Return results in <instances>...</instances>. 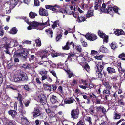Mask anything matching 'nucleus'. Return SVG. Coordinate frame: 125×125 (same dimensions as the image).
Masks as SVG:
<instances>
[{
    "instance_id": "55",
    "label": "nucleus",
    "mask_w": 125,
    "mask_h": 125,
    "mask_svg": "<svg viewBox=\"0 0 125 125\" xmlns=\"http://www.w3.org/2000/svg\"><path fill=\"white\" fill-rule=\"evenodd\" d=\"M5 48L6 49L5 50V52L7 54H10V52L9 51H8V48H9V46H5Z\"/></svg>"
},
{
    "instance_id": "45",
    "label": "nucleus",
    "mask_w": 125,
    "mask_h": 125,
    "mask_svg": "<svg viewBox=\"0 0 125 125\" xmlns=\"http://www.w3.org/2000/svg\"><path fill=\"white\" fill-rule=\"evenodd\" d=\"M103 57V56L101 55L99 56L96 55L94 57V58L96 59L101 60Z\"/></svg>"
},
{
    "instance_id": "24",
    "label": "nucleus",
    "mask_w": 125,
    "mask_h": 125,
    "mask_svg": "<svg viewBox=\"0 0 125 125\" xmlns=\"http://www.w3.org/2000/svg\"><path fill=\"white\" fill-rule=\"evenodd\" d=\"M35 42L36 45L38 47H40L41 46V40H40L39 38H38L37 39L35 40Z\"/></svg>"
},
{
    "instance_id": "56",
    "label": "nucleus",
    "mask_w": 125,
    "mask_h": 125,
    "mask_svg": "<svg viewBox=\"0 0 125 125\" xmlns=\"http://www.w3.org/2000/svg\"><path fill=\"white\" fill-rule=\"evenodd\" d=\"M97 52L95 50H92L91 51V55H93L96 54L97 53Z\"/></svg>"
},
{
    "instance_id": "13",
    "label": "nucleus",
    "mask_w": 125,
    "mask_h": 125,
    "mask_svg": "<svg viewBox=\"0 0 125 125\" xmlns=\"http://www.w3.org/2000/svg\"><path fill=\"white\" fill-rule=\"evenodd\" d=\"M42 76V77L41 78L42 81L45 79H47V81L49 82H51L52 81V79L48 75H44Z\"/></svg>"
},
{
    "instance_id": "23",
    "label": "nucleus",
    "mask_w": 125,
    "mask_h": 125,
    "mask_svg": "<svg viewBox=\"0 0 125 125\" xmlns=\"http://www.w3.org/2000/svg\"><path fill=\"white\" fill-rule=\"evenodd\" d=\"M100 51L103 52H109L108 50L106 48L102 46L100 48Z\"/></svg>"
},
{
    "instance_id": "54",
    "label": "nucleus",
    "mask_w": 125,
    "mask_h": 125,
    "mask_svg": "<svg viewBox=\"0 0 125 125\" xmlns=\"http://www.w3.org/2000/svg\"><path fill=\"white\" fill-rule=\"evenodd\" d=\"M34 5L36 6L39 5V3L38 0H34Z\"/></svg>"
},
{
    "instance_id": "62",
    "label": "nucleus",
    "mask_w": 125,
    "mask_h": 125,
    "mask_svg": "<svg viewBox=\"0 0 125 125\" xmlns=\"http://www.w3.org/2000/svg\"><path fill=\"white\" fill-rule=\"evenodd\" d=\"M58 90L60 93H62V89L61 86H59L58 88Z\"/></svg>"
},
{
    "instance_id": "39",
    "label": "nucleus",
    "mask_w": 125,
    "mask_h": 125,
    "mask_svg": "<svg viewBox=\"0 0 125 125\" xmlns=\"http://www.w3.org/2000/svg\"><path fill=\"white\" fill-rule=\"evenodd\" d=\"M118 57L121 58L122 60H125V54L123 53L119 56Z\"/></svg>"
},
{
    "instance_id": "32",
    "label": "nucleus",
    "mask_w": 125,
    "mask_h": 125,
    "mask_svg": "<svg viewBox=\"0 0 125 125\" xmlns=\"http://www.w3.org/2000/svg\"><path fill=\"white\" fill-rule=\"evenodd\" d=\"M10 102V106L12 107H14V109H16L17 108V103L16 102Z\"/></svg>"
},
{
    "instance_id": "1",
    "label": "nucleus",
    "mask_w": 125,
    "mask_h": 125,
    "mask_svg": "<svg viewBox=\"0 0 125 125\" xmlns=\"http://www.w3.org/2000/svg\"><path fill=\"white\" fill-rule=\"evenodd\" d=\"M29 25L31 26L33 28L35 29H37L42 30L43 28H41L40 24L35 21H33L31 22V23H29Z\"/></svg>"
},
{
    "instance_id": "53",
    "label": "nucleus",
    "mask_w": 125,
    "mask_h": 125,
    "mask_svg": "<svg viewBox=\"0 0 125 125\" xmlns=\"http://www.w3.org/2000/svg\"><path fill=\"white\" fill-rule=\"evenodd\" d=\"M115 119H119L120 118V115L119 114L115 113L114 116Z\"/></svg>"
},
{
    "instance_id": "14",
    "label": "nucleus",
    "mask_w": 125,
    "mask_h": 125,
    "mask_svg": "<svg viewBox=\"0 0 125 125\" xmlns=\"http://www.w3.org/2000/svg\"><path fill=\"white\" fill-rule=\"evenodd\" d=\"M22 123L23 125H28L29 122L27 120V118L25 117H23L21 119Z\"/></svg>"
},
{
    "instance_id": "58",
    "label": "nucleus",
    "mask_w": 125,
    "mask_h": 125,
    "mask_svg": "<svg viewBox=\"0 0 125 125\" xmlns=\"http://www.w3.org/2000/svg\"><path fill=\"white\" fill-rule=\"evenodd\" d=\"M11 42H13L14 44H16L17 43V41L16 39H14L11 40Z\"/></svg>"
},
{
    "instance_id": "31",
    "label": "nucleus",
    "mask_w": 125,
    "mask_h": 125,
    "mask_svg": "<svg viewBox=\"0 0 125 125\" xmlns=\"http://www.w3.org/2000/svg\"><path fill=\"white\" fill-rule=\"evenodd\" d=\"M111 89H108V88H106L103 91V93L104 94H110V90Z\"/></svg>"
},
{
    "instance_id": "38",
    "label": "nucleus",
    "mask_w": 125,
    "mask_h": 125,
    "mask_svg": "<svg viewBox=\"0 0 125 125\" xmlns=\"http://www.w3.org/2000/svg\"><path fill=\"white\" fill-rule=\"evenodd\" d=\"M103 84L106 86V88L111 89V86L110 85L108 82H105Z\"/></svg>"
},
{
    "instance_id": "44",
    "label": "nucleus",
    "mask_w": 125,
    "mask_h": 125,
    "mask_svg": "<svg viewBox=\"0 0 125 125\" xmlns=\"http://www.w3.org/2000/svg\"><path fill=\"white\" fill-rule=\"evenodd\" d=\"M59 22L58 20L56 21H55L53 22V24L52 25V27L53 29L56 27L57 26V24Z\"/></svg>"
},
{
    "instance_id": "12",
    "label": "nucleus",
    "mask_w": 125,
    "mask_h": 125,
    "mask_svg": "<svg viewBox=\"0 0 125 125\" xmlns=\"http://www.w3.org/2000/svg\"><path fill=\"white\" fill-rule=\"evenodd\" d=\"M18 71L13 76L14 81L17 82L21 81V78L20 75L18 74Z\"/></svg>"
},
{
    "instance_id": "37",
    "label": "nucleus",
    "mask_w": 125,
    "mask_h": 125,
    "mask_svg": "<svg viewBox=\"0 0 125 125\" xmlns=\"http://www.w3.org/2000/svg\"><path fill=\"white\" fill-rule=\"evenodd\" d=\"M37 15V14L34 13L33 12L31 11L29 13L30 17L31 18H34L35 17V16Z\"/></svg>"
},
{
    "instance_id": "18",
    "label": "nucleus",
    "mask_w": 125,
    "mask_h": 125,
    "mask_svg": "<svg viewBox=\"0 0 125 125\" xmlns=\"http://www.w3.org/2000/svg\"><path fill=\"white\" fill-rule=\"evenodd\" d=\"M47 83H46L43 84V86L44 89L48 91H51L52 89L51 86L49 85L48 84H47Z\"/></svg>"
},
{
    "instance_id": "26",
    "label": "nucleus",
    "mask_w": 125,
    "mask_h": 125,
    "mask_svg": "<svg viewBox=\"0 0 125 125\" xmlns=\"http://www.w3.org/2000/svg\"><path fill=\"white\" fill-rule=\"evenodd\" d=\"M85 18L83 16H81L78 17V21L79 22H82L84 21L85 20Z\"/></svg>"
},
{
    "instance_id": "52",
    "label": "nucleus",
    "mask_w": 125,
    "mask_h": 125,
    "mask_svg": "<svg viewBox=\"0 0 125 125\" xmlns=\"http://www.w3.org/2000/svg\"><path fill=\"white\" fill-rule=\"evenodd\" d=\"M118 7L116 6H114L113 8V10L115 12L117 13V12L118 11Z\"/></svg>"
},
{
    "instance_id": "42",
    "label": "nucleus",
    "mask_w": 125,
    "mask_h": 125,
    "mask_svg": "<svg viewBox=\"0 0 125 125\" xmlns=\"http://www.w3.org/2000/svg\"><path fill=\"white\" fill-rule=\"evenodd\" d=\"M47 71L45 70L42 71L40 73V74L41 75H46L47 73Z\"/></svg>"
},
{
    "instance_id": "3",
    "label": "nucleus",
    "mask_w": 125,
    "mask_h": 125,
    "mask_svg": "<svg viewBox=\"0 0 125 125\" xmlns=\"http://www.w3.org/2000/svg\"><path fill=\"white\" fill-rule=\"evenodd\" d=\"M38 101L42 105L46 102V97L43 94H40L39 95L37 99Z\"/></svg>"
},
{
    "instance_id": "22",
    "label": "nucleus",
    "mask_w": 125,
    "mask_h": 125,
    "mask_svg": "<svg viewBox=\"0 0 125 125\" xmlns=\"http://www.w3.org/2000/svg\"><path fill=\"white\" fill-rule=\"evenodd\" d=\"M107 70L108 73L111 74L114 73L115 72V69L111 67H108Z\"/></svg>"
},
{
    "instance_id": "28",
    "label": "nucleus",
    "mask_w": 125,
    "mask_h": 125,
    "mask_svg": "<svg viewBox=\"0 0 125 125\" xmlns=\"http://www.w3.org/2000/svg\"><path fill=\"white\" fill-rule=\"evenodd\" d=\"M45 31L49 35V36L52 38V32L50 29H47Z\"/></svg>"
},
{
    "instance_id": "25",
    "label": "nucleus",
    "mask_w": 125,
    "mask_h": 125,
    "mask_svg": "<svg viewBox=\"0 0 125 125\" xmlns=\"http://www.w3.org/2000/svg\"><path fill=\"white\" fill-rule=\"evenodd\" d=\"M17 31L15 27H13L10 31L9 32L11 34H14L17 33Z\"/></svg>"
},
{
    "instance_id": "59",
    "label": "nucleus",
    "mask_w": 125,
    "mask_h": 125,
    "mask_svg": "<svg viewBox=\"0 0 125 125\" xmlns=\"http://www.w3.org/2000/svg\"><path fill=\"white\" fill-rule=\"evenodd\" d=\"M94 8L95 10H97L99 6L97 2H95L94 4Z\"/></svg>"
},
{
    "instance_id": "35",
    "label": "nucleus",
    "mask_w": 125,
    "mask_h": 125,
    "mask_svg": "<svg viewBox=\"0 0 125 125\" xmlns=\"http://www.w3.org/2000/svg\"><path fill=\"white\" fill-rule=\"evenodd\" d=\"M69 46V42L68 41L66 43V45L63 47V49L65 50H68L70 48Z\"/></svg>"
},
{
    "instance_id": "11",
    "label": "nucleus",
    "mask_w": 125,
    "mask_h": 125,
    "mask_svg": "<svg viewBox=\"0 0 125 125\" xmlns=\"http://www.w3.org/2000/svg\"><path fill=\"white\" fill-rule=\"evenodd\" d=\"M71 115L72 118L76 119L78 116V112L76 109H73L71 111Z\"/></svg>"
},
{
    "instance_id": "51",
    "label": "nucleus",
    "mask_w": 125,
    "mask_h": 125,
    "mask_svg": "<svg viewBox=\"0 0 125 125\" xmlns=\"http://www.w3.org/2000/svg\"><path fill=\"white\" fill-rule=\"evenodd\" d=\"M81 81L82 83V84L84 85H87L88 84L86 82V80H83V79H81Z\"/></svg>"
},
{
    "instance_id": "29",
    "label": "nucleus",
    "mask_w": 125,
    "mask_h": 125,
    "mask_svg": "<svg viewBox=\"0 0 125 125\" xmlns=\"http://www.w3.org/2000/svg\"><path fill=\"white\" fill-rule=\"evenodd\" d=\"M102 71H100L99 70H96V74L97 77L99 78H101L102 77V75L101 73V72Z\"/></svg>"
},
{
    "instance_id": "27",
    "label": "nucleus",
    "mask_w": 125,
    "mask_h": 125,
    "mask_svg": "<svg viewBox=\"0 0 125 125\" xmlns=\"http://www.w3.org/2000/svg\"><path fill=\"white\" fill-rule=\"evenodd\" d=\"M4 12L6 13V14H9L11 12V9L8 7L7 8L5 7L4 8Z\"/></svg>"
},
{
    "instance_id": "64",
    "label": "nucleus",
    "mask_w": 125,
    "mask_h": 125,
    "mask_svg": "<svg viewBox=\"0 0 125 125\" xmlns=\"http://www.w3.org/2000/svg\"><path fill=\"white\" fill-rule=\"evenodd\" d=\"M76 125H84L83 122L82 121H80Z\"/></svg>"
},
{
    "instance_id": "17",
    "label": "nucleus",
    "mask_w": 125,
    "mask_h": 125,
    "mask_svg": "<svg viewBox=\"0 0 125 125\" xmlns=\"http://www.w3.org/2000/svg\"><path fill=\"white\" fill-rule=\"evenodd\" d=\"M95 63L97 67V70H99L100 71H102L103 69L102 63L99 62H96Z\"/></svg>"
},
{
    "instance_id": "33",
    "label": "nucleus",
    "mask_w": 125,
    "mask_h": 125,
    "mask_svg": "<svg viewBox=\"0 0 125 125\" xmlns=\"http://www.w3.org/2000/svg\"><path fill=\"white\" fill-rule=\"evenodd\" d=\"M66 71L68 75V77L70 78L72 77L73 76V73L72 72H71L70 70H68L67 71Z\"/></svg>"
},
{
    "instance_id": "46",
    "label": "nucleus",
    "mask_w": 125,
    "mask_h": 125,
    "mask_svg": "<svg viewBox=\"0 0 125 125\" xmlns=\"http://www.w3.org/2000/svg\"><path fill=\"white\" fill-rule=\"evenodd\" d=\"M1 22V21L0 20V24ZM2 29L1 28V26L0 25V31H1L0 33V35L1 36H2L4 34V31L3 30H2Z\"/></svg>"
},
{
    "instance_id": "16",
    "label": "nucleus",
    "mask_w": 125,
    "mask_h": 125,
    "mask_svg": "<svg viewBox=\"0 0 125 125\" xmlns=\"http://www.w3.org/2000/svg\"><path fill=\"white\" fill-rule=\"evenodd\" d=\"M33 114L34 117H36L40 115L41 112L38 109H35Z\"/></svg>"
},
{
    "instance_id": "10",
    "label": "nucleus",
    "mask_w": 125,
    "mask_h": 125,
    "mask_svg": "<svg viewBox=\"0 0 125 125\" xmlns=\"http://www.w3.org/2000/svg\"><path fill=\"white\" fill-rule=\"evenodd\" d=\"M39 13L41 16H47L48 15L47 11L42 8H40L39 10Z\"/></svg>"
},
{
    "instance_id": "49",
    "label": "nucleus",
    "mask_w": 125,
    "mask_h": 125,
    "mask_svg": "<svg viewBox=\"0 0 125 125\" xmlns=\"http://www.w3.org/2000/svg\"><path fill=\"white\" fill-rule=\"evenodd\" d=\"M65 103L66 104H71L73 103V100L71 98V99L67 100L65 101Z\"/></svg>"
},
{
    "instance_id": "36",
    "label": "nucleus",
    "mask_w": 125,
    "mask_h": 125,
    "mask_svg": "<svg viewBox=\"0 0 125 125\" xmlns=\"http://www.w3.org/2000/svg\"><path fill=\"white\" fill-rule=\"evenodd\" d=\"M93 11L92 10L89 11L86 14V17H89L93 16Z\"/></svg>"
},
{
    "instance_id": "4",
    "label": "nucleus",
    "mask_w": 125,
    "mask_h": 125,
    "mask_svg": "<svg viewBox=\"0 0 125 125\" xmlns=\"http://www.w3.org/2000/svg\"><path fill=\"white\" fill-rule=\"evenodd\" d=\"M42 57V61L41 62H39V64L40 65H43L45 67H47V65H49L50 64V62L49 61L48 58H47V56H46L45 58V60H44V58Z\"/></svg>"
},
{
    "instance_id": "6",
    "label": "nucleus",
    "mask_w": 125,
    "mask_h": 125,
    "mask_svg": "<svg viewBox=\"0 0 125 125\" xmlns=\"http://www.w3.org/2000/svg\"><path fill=\"white\" fill-rule=\"evenodd\" d=\"M18 74L20 75L21 81L27 80L28 77L26 74L24 72L18 70Z\"/></svg>"
},
{
    "instance_id": "63",
    "label": "nucleus",
    "mask_w": 125,
    "mask_h": 125,
    "mask_svg": "<svg viewBox=\"0 0 125 125\" xmlns=\"http://www.w3.org/2000/svg\"><path fill=\"white\" fill-rule=\"evenodd\" d=\"M61 34H59L56 37V39L57 41H58L60 39L61 37Z\"/></svg>"
},
{
    "instance_id": "40",
    "label": "nucleus",
    "mask_w": 125,
    "mask_h": 125,
    "mask_svg": "<svg viewBox=\"0 0 125 125\" xmlns=\"http://www.w3.org/2000/svg\"><path fill=\"white\" fill-rule=\"evenodd\" d=\"M76 49L79 52H81L82 49L81 46L80 45H77L76 46Z\"/></svg>"
},
{
    "instance_id": "34",
    "label": "nucleus",
    "mask_w": 125,
    "mask_h": 125,
    "mask_svg": "<svg viewBox=\"0 0 125 125\" xmlns=\"http://www.w3.org/2000/svg\"><path fill=\"white\" fill-rule=\"evenodd\" d=\"M65 13H66L68 14H71L73 13V11L69 9H67L66 10H65Z\"/></svg>"
},
{
    "instance_id": "41",
    "label": "nucleus",
    "mask_w": 125,
    "mask_h": 125,
    "mask_svg": "<svg viewBox=\"0 0 125 125\" xmlns=\"http://www.w3.org/2000/svg\"><path fill=\"white\" fill-rule=\"evenodd\" d=\"M85 119L86 121H87L90 124H92L91 122V118L89 117L86 116L85 117Z\"/></svg>"
},
{
    "instance_id": "60",
    "label": "nucleus",
    "mask_w": 125,
    "mask_h": 125,
    "mask_svg": "<svg viewBox=\"0 0 125 125\" xmlns=\"http://www.w3.org/2000/svg\"><path fill=\"white\" fill-rule=\"evenodd\" d=\"M3 82V78L2 74L0 73V85Z\"/></svg>"
},
{
    "instance_id": "2",
    "label": "nucleus",
    "mask_w": 125,
    "mask_h": 125,
    "mask_svg": "<svg viewBox=\"0 0 125 125\" xmlns=\"http://www.w3.org/2000/svg\"><path fill=\"white\" fill-rule=\"evenodd\" d=\"M106 8V5L104 4H103L102 5V7L100 9L101 12L102 13H109L110 11H112L113 10V8L109 7Z\"/></svg>"
},
{
    "instance_id": "61",
    "label": "nucleus",
    "mask_w": 125,
    "mask_h": 125,
    "mask_svg": "<svg viewBox=\"0 0 125 125\" xmlns=\"http://www.w3.org/2000/svg\"><path fill=\"white\" fill-rule=\"evenodd\" d=\"M30 102V101L29 100H27L24 103L25 106L26 107H27L29 106V104Z\"/></svg>"
},
{
    "instance_id": "19",
    "label": "nucleus",
    "mask_w": 125,
    "mask_h": 125,
    "mask_svg": "<svg viewBox=\"0 0 125 125\" xmlns=\"http://www.w3.org/2000/svg\"><path fill=\"white\" fill-rule=\"evenodd\" d=\"M114 33L116 35L119 36L123 34L124 33V31L122 30L117 29L115 31Z\"/></svg>"
},
{
    "instance_id": "50",
    "label": "nucleus",
    "mask_w": 125,
    "mask_h": 125,
    "mask_svg": "<svg viewBox=\"0 0 125 125\" xmlns=\"http://www.w3.org/2000/svg\"><path fill=\"white\" fill-rule=\"evenodd\" d=\"M82 8L83 9H86L88 7V5L86 4H81Z\"/></svg>"
},
{
    "instance_id": "43",
    "label": "nucleus",
    "mask_w": 125,
    "mask_h": 125,
    "mask_svg": "<svg viewBox=\"0 0 125 125\" xmlns=\"http://www.w3.org/2000/svg\"><path fill=\"white\" fill-rule=\"evenodd\" d=\"M118 104L120 106H121L124 105V103L123 100L122 99H120L118 101Z\"/></svg>"
},
{
    "instance_id": "30",
    "label": "nucleus",
    "mask_w": 125,
    "mask_h": 125,
    "mask_svg": "<svg viewBox=\"0 0 125 125\" xmlns=\"http://www.w3.org/2000/svg\"><path fill=\"white\" fill-rule=\"evenodd\" d=\"M110 46L111 48L113 49H114L117 47V45L116 43L113 42H112V43L110 44Z\"/></svg>"
},
{
    "instance_id": "8",
    "label": "nucleus",
    "mask_w": 125,
    "mask_h": 125,
    "mask_svg": "<svg viewBox=\"0 0 125 125\" xmlns=\"http://www.w3.org/2000/svg\"><path fill=\"white\" fill-rule=\"evenodd\" d=\"M28 53V50L25 48H23L21 51V52L20 53V55L22 57L26 58Z\"/></svg>"
},
{
    "instance_id": "15",
    "label": "nucleus",
    "mask_w": 125,
    "mask_h": 125,
    "mask_svg": "<svg viewBox=\"0 0 125 125\" xmlns=\"http://www.w3.org/2000/svg\"><path fill=\"white\" fill-rule=\"evenodd\" d=\"M89 112L92 115L94 116L97 115L96 113L94 112V108L93 106H91L88 109Z\"/></svg>"
},
{
    "instance_id": "48",
    "label": "nucleus",
    "mask_w": 125,
    "mask_h": 125,
    "mask_svg": "<svg viewBox=\"0 0 125 125\" xmlns=\"http://www.w3.org/2000/svg\"><path fill=\"white\" fill-rule=\"evenodd\" d=\"M79 87L81 88L82 89H84L85 90H89V89H87V88H88L87 87L83 85H80L79 86Z\"/></svg>"
},
{
    "instance_id": "5",
    "label": "nucleus",
    "mask_w": 125,
    "mask_h": 125,
    "mask_svg": "<svg viewBox=\"0 0 125 125\" xmlns=\"http://www.w3.org/2000/svg\"><path fill=\"white\" fill-rule=\"evenodd\" d=\"M98 34L100 37L103 38L104 42L107 43L108 42V36L105 35V34L103 33L100 30L98 32Z\"/></svg>"
},
{
    "instance_id": "47",
    "label": "nucleus",
    "mask_w": 125,
    "mask_h": 125,
    "mask_svg": "<svg viewBox=\"0 0 125 125\" xmlns=\"http://www.w3.org/2000/svg\"><path fill=\"white\" fill-rule=\"evenodd\" d=\"M84 68L88 72H89L90 71L89 66L87 64H86L85 65L84 67Z\"/></svg>"
},
{
    "instance_id": "57",
    "label": "nucleus",
    "mask_w": 125,
    "mask_h": 125,
    "mask_svg": "<svg viewBox=\"0 0 125 125\" xmlns=\"http://www.w3.org/2000/svg\"><path fill=\"white\" fill-rule=\"evenodd\" d=\"M65 9H64L63 8H61L58 11V12H61L62 13H65Z\"/></svg>"
},
{
    "instance_id": "20",
    "label": "nucleus",
    "mask_w": 125,
    "mask_h": 125,
    "mask_svg": "<svg viewBox=\"0 0 125 125\" xmlns=\"http://www.w3.org/2000/svg\"><path fill=\"white\" fill-rule=\"evenodd\" d=\"M8 113L9 114L11 115L13 118L17 114L16 112L13 110H10L9 111Z\"/></svg>"
},
{
    "instance_id": "21",
    "label": "nucleus",
    "mask_w": 125,
    "mask_h": 125,
    "mask_svg": "<svg viewBox=\"0 0 125 125\" xmlns=\"http://www.w3.org/2000/svg\"><path fill=\"white\" fill-rule=\"evenodd\" d=\"M57 98L53 95H52L50 97V100L52 103H55L57 101Z\"/></svg>"
},
{
    "instance_id": "9",
    "label": "nucleus",
    "mask_w": 125,
    "mask_h": 125,
    "mask_svg": "<svg viewBox=\"0 0 125 125\" xmlns=\"http://www.w3.org/2000/svg\"><path fill=\"white\" fill-rule=\"evenodd\" d=\"M18 2V0H10L9 3L10 8L12 9L14 8Z\"/></svg>"
},
{
    "instance_id": "7",
    "label": "nucleus",
    "mask_w": 125,
    "mask_h": 125,
    "mask_svg": "<svg viewBox=\"0 0 125 125\" xmlns=\"http://www.w3.org/2000/svg\"><path fill=\"white\" fill-rule=\"evenodd\" d=\"M87 39L90 41H93L97 38V36L95 35H92L90 33H87L85 35Z\"/></svg>"
}]
</instances>
